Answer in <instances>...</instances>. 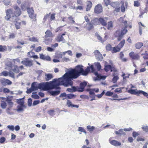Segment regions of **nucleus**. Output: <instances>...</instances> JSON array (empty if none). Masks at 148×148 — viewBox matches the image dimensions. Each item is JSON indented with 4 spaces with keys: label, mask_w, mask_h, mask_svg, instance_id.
Here are the masks:
<instances>
[{
    "label": "nucleus",
    "mask_w": 148,
    "mask_h": 148,
    "mask_svg": "<svg viewBox=\"0 0 148 148\" xmlns=\"http://www.w3.org/2000/svg\"><path fill=\"white\" fill-rule=\"evenodd\" d=\"M82 70L81 69L79 70L78 68L71 69L58 79H54L52 81H50L49 82L40 83L39 86L40 89L44 90L53 89H60V88L59 86L60 85H62L65 86H72L73 84L72 80L78 78L80 75V73L82 72Z\"/></svg>",
    "instance_id": "f257e3e1"
},
{
    "label": "nucleus",
    "mask_w": 148,
    "mask_h": 148,
    "mask_svg": "<svg viewBox=\"0 0 148 148\" xmlns=\"http://www.w3.org/2000/svg\"><path fill=\"white\" fill-rule=\"evenodd\" d=\"M6 15L5 18L7 20H9L11 17H16L21 15L22 11L21 9L17 5H16L13 7V9L10 8L7 9L5 11Z\"/></svg>",
    "instance_id": "f03ea898"
},
{
    "label": "nucleus",
    "mask_w": 148,
    "mask_h": 148,
    "mask_svg": "<svg viewBox=\"0 0 148 148\" xmlns=\"http://www.w3.org/2000/svg\"><path fill=\"white\" fill-rule=\"evenodd\" d=\"M83 67V66L78 65L76 66L75 68L74 69H75L76 68H78L79 70L81 69L82 70V73H80V75L79 76L81 75L85 76L90 71V68L91 69L92 72H94L95 71V69L94 68V66L92 65H91L90 67H88L86 69L85 71L84 70Z\"/></svg>",
    "instance_id": "7ed1b4c3"
},
{
    "label": "nucleus",
    "mask_w": 148,
    "mask_h": 148,
    "mask_svg": "<svg viewBox=\"0 0 148 148\" xmlns=\"http://www.w3.org/2000/svg\"><path fill=\"white\" fill-rule=\"evenodd\" d=\"M125 42V40L123 39L116 47H112L111 52L114 53L120 51L121 49L124 46Z\"/></svg>",
    "instance_id": "20e7f679"
},
{
    "label": "nucleus",
    "mask_w": 148,
    "mask_h": 148,
    "mask_svg": "<svg viewBox=\"0 0 148 148\" xmlns=\"http://www.w3.org/2000/svg\"><path fill=\"white\" fill-rule=\"evenodd\" d=\"M128 92L132 94L136 95H139L140 94H141L143 95L144 96L148 98V93L141 90L138 91L137 90L131 89L129 90Z\"/></svg>",
    "instance_id": "39448f33"
},
{
    "label": "nucleus",
    "mask_w": 148,
    "mask_h": 148,
    "mask_svg": "<svg viewBox=\"0 0 148 148\" xmlns=\"http://www.w3.org/2000/svg\"><path fill=\"white\" fill-rule=\"evenodd\" d=\"M14 23L15 27L17 29H18L23 27L25 26L26 24V22L25 21H22L19 22L18 21L16 20L14 21Z\"/></svg>",
    "instance_id": "423d86ee"
},
{
    "label": "nucleus",
    "mask_w": 148,
    "mask_h": 148,
    "mask_svg": "<svg viewBox=\"0 0 148 148\" xmlns=\"http://www.w3.org/2000/svg\"><path fill=\"white\" fill-rule=\"evenodd\" d=\"M99 21L101 24L103 26H106L107 25L106 21L102 18H99L98 19L95 18L92 22L94 25H97L98 24V21Z\"/></svg>",
    "instance_id": "0eeeda50"
},
{
    "label": "nucleus",
    "mask_w": 148,
    "mask_h": 148,
    "mask_svg": "<svg viewBox=\"0 0 148 148\" xmlns=\"http://www.w3.org/2000/svg\"><path fill=\"white\" fill-rule=\"evenodd\" d=\"M120 4L117 1L112 2L110 4V5L115 9L114 12H119L120 10V7H119Z\"/></svg>",
    "instance_id": "6e6552de"
},
{
    "label": "nucleus",
    "mask_w": 148,
    "mask_h": 148,
    "mask_svg": "<svg viewBox=\"0 0 148 148\" xmlns=\"http://www.w3.org/2000/svg\"><path fill=\"white\" fill-rule=\"evenodd\" d=\"M21 63L26 66L30 67L33 65V61L30 60L28 58H25L21 62Z\"/></svg>",
    "instance_id": "1a4fd4ad"
},
{
    "label": "nucleus",
    "mask_w": 148,
    "mask_h": 148,
    "mask_svg": "<svg viewBox=\"0 0 148 148\" xmlns=\"http://www.w3.org/2000/svg\"><path fill=\"white\" fill-rule=\"evenodd\" d=\"M27 12L29 17L32 19L36 18V14H34V10L33 8H27Z\"/></svg>",
    "instance_id": "9d476101"
},
{
    "label": "nucleus",
    "mask_w": 148,
    "mask_h": 148,
    "mask_svg": "<svg viewBox=\"0 0 148 148\" xmlns=\"http://www.w3.org/2000/svg\"><path fill=\"white\" fill-rule=\"evenodd\" d=\"M87 84V83L86 82H81L79 84V86H76L77 91L78 92H83L84 90L85 87L86 86Z\"/></svg>",
    "instance_id": "9b49d317"
},
{
    "label": "nucleus",
    "mask_w": 148,
    "mask_h": 148,
    "mask_svg": "<svg viewBox=\"0 0 148 148\" xmlns=\"http://www.w3.org/2000/svg\"><path fill=\"white\" fill-rule=\"evenodd\" d=\"M104 70L106 72H108L110 71L111 72L112 71L116 72L117 71L116 69L114 66H112L110 65H107L105 66Z\"/></svg>",
    "instance_id": "f8f14e48"
},
{
    "label": "nucleus",
    "mask_w": 148,
    "mask_h": 148,
    "mask_svg": "<svg viewBox=\"0 0 148 148\" xmlns=\"http://www.w3.org/2000/svg\"><path fill=\"white\" fill-rule=\"evenodd\" d=\"M129 56L132 60H138L139 59L140 56L138 54L135 53L133 51L130 52L129 54Z\"/></svg>",
    "instance_id": "ddd939ff"
},
{
    "label": "nucleus",
    "mask_w": 148,
    "mask_h": 148,
    "mask_svg": "<svg viewBox=\"0 0 148 148\" xmlns=\"http://www.w3.org/2000/svg\"><path fill=\"white\" fill-rule=\"evenodd\" d=\"M103 11V8L101 4L97 5L94 8V12L97 14H99Z\"/></svg>",
    "instance_id": "4468645a"
},
{
    "label": "nucleus",
    "mask_w": 148,
    "mask_h": 148,
    "mask_svg": "<svg viewBox=\"0 0 148 148\" xmlns=\"http://www.w3.org/2000/svg\"><path fill=\"white\" fill-rule=\"evenodd\" d=\"M40 84V83L38 84L36 82H34L32 84L31 88H32L33 90H37L38 89H40L39 87Z\"/></svg>",
    "instance_id": "2eb2a0df"
},
{
    "label": "nucleus",
    "mask_w": 148,
    "mask_h": 148,
    "mask_svg": "<svg viewBox=\"0 0 148 148\" xmlns=\"http://www.w3.org/2000/svg\"><path fill=\"white\" fill-rule=\"evenodd\" d=\"M116 37L117 38V40L119 41L122 39L123 35L121 34L119 30L117 31L115 33Z\"/></svg>",
    "instance_id": "dca6fc26"
},
{
    "label": "nucleus",
    "mask_w": 148,
    "mask_h": 148,
    "mask_svg": "<svg viewBox=\"0 0 148 148\" xmlns=\"http://www.w3.org/2000/svg\"><path fill=\"white\" fill-rule=\"evenodd\" d=\"M92 2L90 1H87L86 2V10L87 11L90 10L92 7Z\"/></svg>",
    "instance_id": "f3484780"
},
{
    "label": "nucleus",
    "mask_w": 148,
    "mask_h": 148,
    "mask_svg": "<svg viewBox=\"0 0 148 148\" xmlns=\"http://www.w3.org/2000/svg\"><path fill=\"white\" fill-rule=\"evenodd\" d=\"M53 77V75L50 73H45V79L46 81H48Z\"/></svg>",
    "instance_id": "a211bd4d"
},
{
    "label": "nucleus",
    "mask_w": 148,
    "mask_h": 148,
    "mask_svg": "<svg viewBox=\"0 0 148 148\" xmlns=\"http://www.w3.org/2000/svg\"><path fill=\"white\" fill-rule=\"evenodd\" d=\"M65 35V34L63 33L61 35H58L57 36L56 38V40L58 42H60V41H62L64 40V39L63 37V36H64Z\"/></svg>",
    "instance_id": "6ab92c4d"
},
{
    "label": "nucleus",
    "mask_w": 148,
    "mask_h": 148,
    "mask_svg": "<svg viewBox=\"0 0 148 148\" xmlns=\"http://www.w3.org/2000/svg\"><path fill=\"white\" fill-rule=\"evenodd\" d=\"M110 143L112 145L115 146H120L121 145V144L120 142L115 140L110 141Z\"/></svg>",
    "instance_id": "aec40b11"
},
{
    "label": "nucleus",
    "mask_w": 148,
    "mask_h": 148,
    "mask_svg": "<svg viewBox=\"0 0 148 148\" xmlns=\"http://www.w3.org/2000/svg\"><path fill=\"white\" fill-rule=\"evenodd\" d=\"M60 91H49V93L50 94L53 96H55L58 95L60 93Z\"/></svg>",
    "instance_id": "412c9836"
},
{
    "label": "nucleus",
    "mask_w": 148,
    "mask_h": 148,
    "mask_svg": "<svg viewBox=\"0 0 148 148\" xmlns=\"http://www.w3.org/2000/svg\"><path fill=\"white\" fill-rule=\"evenodd\" d=\"M45 36L44 37H52L53 36V34L49 29H47L45 32Z\"/></svg>",
    "instance_id": "4be33fe9"
},
{
    "label": "nucleus",
    "mask_w": 148,
    "mask_h": 148,
    "mask_svg": "<svg viewBox=\"0 0 148 148\" xmlns=\"http://www.w3.org/2000/svg\"><path fill=\"white\" fill-rule=\"evenodd\" d=\"M94 28L93 24L90 22L86 24V28L88 31H90Z\"/></svg>",
    "instance_id": "5701e85b"
},
{
    "label": "nucleus",
    "mask_w": 148,
    "mask_h": 148,
    "mask_svg": "<svg viewBox=\"0 0 148 148\" xmlns=\"http://www.w3.org/2000/svg\"><path fill=\"white\" fill-rule=\"evenodd\" d=\"M67 91L69 92H73L77 91V90L76 87L73 86L71 88H67Z\"/></svg>",
    "instance_id": "b1692460"
},
{
    "label": "nucleus",
    "mask_w": 148,
    "mask_h": 148,
    "mask_svg": "<svg viewBox=\"0 0 148 148\" xmlns=\"http://www.w3.org/2000/svg\"><path fill=\"white\" fill-rule=\"evenodd\" d=\"M17 44L18 45L17 46L16 48H22V47L20 46L19 45H23L25 44V42L23 40H21L20 41L18 40L17 41Z\"/></svg>",
    "instance_id": "393cba45"
},
{
    "label": "nucleus",
    "mask_w": 148,
    "mask_h": 148,
    "mask_svg": "<svg viewBox=\"0 0 148 148\" xmlns=\"http://www.w3.org/2000/svg\"><path fill=\"white\" fill-rule=\"evenodd\" d=\"M87 130L90 132L92 133L95 129V127L93 126L88 125L86 127Z\"/></svg>",
    "instance_id": "a878e982"
},
{
    "label": "nucleus",
    "mask_w": 148,
    "mask_h": 148,
    "mask_svg": "<svg viewBox=\"0 0 148 148\" xmlns=\"http://www.w3.org/2000/svg\"><path fill=\"white\" fill-rule=\"evenodd\" d=\"M12 71L16 73H19L20 71L18 67L16 65L14 66Z\"/></svg>",
    "instance_id": "bb28decb"
},
{
    "label": "nucleus",
    "mask_w": 148,
    "mask_h": 148,
    "mask_svg": "<svg viewBox=\"0 0 148 148\" xmlns=\"http://www.w3.org/2000/svg\"><path fill=\"white\" fill-rule=\"evenodd\" d=\"M113 76L114 77L112 80V81L114 83H115L119 79V77L117 75L114 76V74H113Z\"/></svg>",
    "instance_id": "cd10ccee"
},
{
    "label": "nucleus",
    "mask_w": 148,
    "mask_h": 148,
    "mask_svg": "<svg viewBox=\"0 0 148 148\" xmlns=\"http://www.w3.org/2000/svg\"><path fill=\"white\" fill-rule=\"evenodd\" d=\"M90 97H94V98H95V94L94 92L92 89L90 90L89 92ZM95 99V98L92 99H91L90 100L92 101L93 100Z\"/></svg>",
    "instance_id": "c85d7f7f"
},
{
    "label": "nucleus",
    "mask_w": 148,
    "mask_h": 148,
    "mask_svg": "<svg viewBox=\"0 0 148 148\" xmlns=\"http://www.w3.org/2000/svg\"><path fill=\"white\" fill-rule=\"evenodd\" d=\"M7 50V47L5 46L0 45V52H3Z\"/></svg>",
    "instance_id": "c756f323"
},
{
    "label": "nucleus",
    "mask_w": 148,
    "mask_h": 148,
    "mask_svg": "<svg viewBox=\"0 0 148 148\" xmlns=\"http://www.w3.org/2000/svg\"><path fill=\"white\" fill-rule=\"evenodd\" d=\"M49 37H45L44 42L47 44L49 43L51 41L52 39L50 38Z\"/></svg>",
    "instance_id": "7c9ffc66"
},
{
    "label": "nucleus",
    "mask_w": 148,
    "mask_h": 148,
    "mask_svg": "<svg viewBox=\"0 0 148 148\" xmlns=\"http://www.w3.org/2000/svg\"><path fill=\"white\" fill-rule=\"evenodd\" d=\"M143 45L142 43L141 42H138L136 43L135 45L136 48V49L140 48Z\"/></svg>",
    "instance_id": "2f4dec72"
},
{
    "label": "nucleus",
    "mask_w": 148,
    "mask_h": 148,
    "mask_svg": "<svg viewBox=\"0 0 148 148\" xmlns=\"http://www.w3.org/2000/svg\"><path fill=\"white\" fill-rule=\"evenodd\" d=\"M76 96V95H74L73 94H67V98L71 99L75 97Z\"/></svg>",
    "instance_id": "473e14b6"
},
{
    "label": "nucleus",
    "mask_w": 148,
    "mask_h": 148,
    "mask_svg": "<svg viewBox=\"0 0 148 148\" xmlns=\"http://www.w3.org/2000/svg\"><path fill=\"white\" fill-rule=\"evenodd\" d=\"M103 2L105 5L106 6L110 5L111 2L110 0H103Z\"/></svg>",
    "instance_id": "72a5a7b5"
},
{
    "label": "nucleus",
    "mask_w": 148,
    "mask_h": 148,
    "mask_svg": "<svg viewBox=\"0 0 148 148\" xmlns=\"http://www.w3.org/2000/svg\"><path fill=\"white\" fill-rule=\"evenodd\" d=\"M106 48L107 51H111L112 47H111V45L110 44H108L106 46Z\"/></svg>",
    "instance_id": "f704fd0d"
},
{
    "label": "nucleus",
    "mask_w": 148,
    "mask_h": 148,
    "mask_svg": "<svg viewBox=\"0 0 148 148\" xmlns=\"http://www.w3.org/2000/svg\"><path fill=\"white\" fill-rule=\"evenodd\" d=\"M17 102L18 104L21 106H23L24 103L23 100L22 99H19L17 101Z\"/></svg>",
    "instance_id": "c9c22d12"
},
{
    "label": "nucleus",
    "mask_w": 148,
    "mask_h": 148,
    "mask_svg": "<svg viewBox=\"0 0 148 148\" xmlns=\"http://www.w3.org/2000/svg\"><path fill=\"white\" fill-rule=\"evenodd\" d=\"M78 131L79 132H83L85 134H86V132L84 128L83 127H79Z\"/></svg>",
    "instance_id": "e433bc0d"
},
{
    "label": "nucleus",
    "mask_w": 148,
    "mask_h": 148,
    "mask_svg": "<svg viewBox=\"0 0 148 148\" xmlns=\"http://www.w3.org/2000/svg\"><path fill=\"white\" fill-rule=\"evenodd\" d=\"M1 107L3 108H5L6 106V103L4 101H2L1 103H0Z\"/></svg>",
    "instance_id": "4c0bfd02"
},
{
    "label": "nucleus",
    "mask_w": 148,
    "mask_h": 148,
    "mask_svg": "<svg viewBox=\"0 0 148 148\" xmlns=\"http://www.w3.org/2000/svg\"><path fill=\"white\" fill-rule=\"evenodd\" d=\"M67 94L66 95L65 92H64L63 93H61L59 97H65V98H64L63 99V100H64V99L67 98Z\"/></svg>",
    "instance_id": "58836bf2"
},
{
    "label": "nucleus",
    "mask_w": 148,
    "mask_h": 148,
    "mask_svg": "<svg viewBox=\"0 0 148 148\" xmlns=\"http://www.w3.org/2000/svg\"><path fill=\"white\" fill-rule=\"evenodd\" d=\"M21 9L24 11L26 10L27 9V8L25 3H22L21 4Z\"/></svg>",
    "instance_id": "ea45409f"
},
{
    "label": "nucleus",
    "mask_w": 148,
    "mask_h": 148,
    "mask_svg": "<svg viewBox=\"0 0 148 148\" xmlns=\"http://www.w3.org/2000/svg\"><path fill=\"white\" fill-rule=\"evenodd\" d=\"M95 66H96L98 71L100 70L101 69V66L99 63L98 62L96 63L95 64Z\"/></svg>",
    "instance_id": "a19ab883"
},
{
    "label": "nucleus",
    "mask_w": 148,
    "mask_h": 148,
    "mask_svg": "<svg viewBox=\"0 0 148 148\" xmlns=\"http://www.w3.org/2000/svg\"><path fill=\"white\" fill-rule=\"evenodd\" d=\"M127 26H125V28H124L123 30H122L121 33L123 35L125 34L127 31V29H126V28H127Z\"/></svg>",
    "instance_id": "79ce46f5"
},
{
    "label": "nucleus",
    "mask_w": 148,
    "mask_h": 148,
    "mask_svg": "<svg viewBox=\"0 0 148 148\" xmlns=\"http://www.w3.org/2000/svg\"><path fill=\"white\" fill-rule=\"evenodd\" d=\"M3 2L5 5H8L11 3L10 0H4Z\"/></svg>",
    "instance_id": "37998d69"
},
{
    "label": "nucleus",
    "mask_w": 148,
    "mask_h": 148,
    "mask_svg": "<svg viewBox=\"0 0 148 148\" xmlns=\"http://www.w3.org/2000/svg\"><path fill=\"white\" fill-rule=\"evenodd\" d=\"M113 94V93L110 91H108L105 93V95L108 96H112Z\"/></svg>",
    "instance_id": "c03bdc74"
},
{
    "label": "nucleus",
    "mask_w": 148,
    "mask_h": 148,
    "mask_svg": "<svg viewBox=\"0 0 148 148\" xmlns=\"http://www.w3.org/2000/svg\"><path fill=\"white\" fill-rule=\"evenodd\" d=\"M15 37V35L14 33H11L9 36L8 38L10 39H13Z\"/></svg>",
    "instance_id": "a18cd8bd"
},
{
    "label": "nucleus",
    "mask_w": 148,
    "mask_h": 148,
    "mask_svg": "<svg viewBox=\"0 0 148 148\" xmlns=\"http://www.w3.org/2000/svg\"><path fill=\"white\" fill-rule=\"evenodd\" d=\"M140 5V3L138 1H134V5L135 7H138Z\"/></svg>",
    "instance_id": "49530a36"
},
{
    "label": "nucleus",
    "mask_w": 148,
    "mask_h": 148,
    "mask_svg": "<svg viewBox=\"0 0 148 148\" xmlns=\"http://www.w3.org/2000/svg\"><path fill=\"white\" fill-rule=\"evenodd\" d=\"M8 73L6 71H3L1 74V75H3L5 76H6L8 75Z\"/></svg>",
    "instance_id": "de8ad7c7"
},
{
    "label": "nucleus",
    "mask_w": 148,
    "mask_h": 148,
    "mask_svg": "<svg viewBox=\"0 0 148 148\" xmlns=\"http://www.w3.org/2000/svg\"><path fill=\"white\" fill-rule=\"evenodd\" d=\"M112 97L114 98L112 99V100H120V99H117L118 98V96L116 94H114L112 95Z\"/></svg>",
    "instance_id": "09e8293b"
},
{
    "label": "nucleus",
    "mask_w": 148,
    "mask_h": 148,
    "mask_svg": "<svg viewBox=\"0 0 148 148\" xmlns=\"http://www.w3.org/2000/svg\"><path fill=\"white\" fill-rule=\"evenodd\" d=\"M63 26H60L58 27L57 28H56V29L55 32H58V31H61L62 30V28L63 27Z\"/></svg>",
    "instance_id": "8fccbe9b"
},
{
    "label": "nucleus",
    "mask_w": 148,
    "mask_h": 148,
    "mask_svg": "<svg viewBox=\"0 0 148 148\" xmlns=\"http://www.w3.org/2000/svg\"><path fill=\"white\" fill-rule=\"evenodd\" d=\"M67 105L69 107H72V106L73 105V104H72V103L71 102V101L69 100H67Z\"/></svg>",
    "instance_id": "3c124183"
},
{
    "label": "nucleus",
    "mask_w": 148,
    "mask_h": 148,
    "mask_svg": "<svg viewBox=\"0 0 148 148\" xmlns=\"http://www.w3.org/2000/svg\"><path fill=\"white\" fill-rule=\"evenodd\" d=\"M31 97L32 98L36 99H38L39 98V97L37 94L32 95Z\"/></svg>",
    "instance_id": "603ef678"
},
{
    "label": "nucleus",
    "mask_w": 148,
    "mask_h": 148,
    "mask_svg": "<svg viewBox=\"0 0 148 148\" xmlns=\"http://www.w3.org/2000/svg\"><path fill=\"white\" fill-rule=\"evenodd\" d=\"M7 127L10 130L14 131V127L13 125H9L7 126Z\"/></svg>",
    "instance_id": "864d4df0"
},
{
    "label": "nucleus",
    "mask_w": 148,
    "mask_h": 148,
    "mask_svg": "<svg viewBox=\"0 0 148 148\" xmlns=\"http://www.w3.org/2000/svg\"><path fill=\"white\" fill-rule=\"evenodd\" d=\"M112 27V21L108 23V29H109Z\"/></svg>",
    "instance_id": "5fc2aeb1"
},
{
    "label": "nucleus",
    "mask_w": 148,
    "mask_h": 148,
    "mask_svg": "<svg viewBox=\"0 0 148 148\" xmlns=\"http://www.w3.org/2000/svg\"><path fill=\"white\" fill-rule=\"evenodd\" d=\"M104 93L105 92L104 91H103L101 94L97 95L96 96L97 97L99 98H100L102 97Z\"/></svg>",
    "instance_id": "6e6d98bb"
},
{
    "label": "nucleus",
    "mask_w": 148,
    "mask_h": 148,
    "mask_svg": "<svg viewBox=\"0 0 148 148\" xmlns=\"http://www.w3.org/2000/svg\"><path fill=\"white\" fill-rule=\"evenodd\" d=\"M68 18L70 21H71V23H75V21L73 20V18L72 17V16H69Z\"/></svg>",
    "instance_id": "4d7b16f0"
},
{
    "label": "nucleus",
    "mask_w": 148,
    "mask_h": 148,
    "mask_svg": "<svg viewBox=\"0 0 148 148\" xmlns=\"http://www.w3.org/2000/svg\"><path fill=\"white\" fill-rule=\"evenodd\" d=\"M32 101L31 98L28 99V104L29 106H31L32 103Z\"/></svg>",
    "instance_id": "13d9d810"
},
{
    "label": "nucleus",
    "mask_w": 148,
    "mask_h": 148,
    "mask_svg": "<svg viewBox=\"0 0 148 148\" xmlns=\"http://www.w3.org/2000/svg\"><path fill=\"white\" fill-rule=\"evenodd\" d=\"M8 73L10 76L13 78H15L14 74V73L12 72H9Z\"/></svg>",
    "instance_id": "bf43d9fd"
},
{
    "label": "nucleus",
    "mask_w": 148,
    "mask_h": 148,
    "mask_svg": "<svg viewBox=\"0 0 148 148\" xmlns=\"http://www.w3.org/2000/svg\"><path fill=\"white\" fill-rule=\"evenodd\" d=\"M125 10V7L123 3L121 6V11L122 12H124Z\"/></svg>",
    "instance_id": "052dcab7"
},
{
    "label": "nucleus",
    "mask_w": 148,
    "mask_h": 148,
    "mask_svg": "<svg viewBox=\"0 0 148 148\" xmlns=\"http://www.w3.org/2000/svg\"><path fill=\"white\" fill-rule=\"evenodd\" d=\"M139 134L135 132H133L132 133V136L134 138H136L137 136H138Z\"/></svg>",
    "instance_id": "680f3d73"
},
{
    "label": "nucleus",
    "mask_w": 148,
    "mask_h": 148,
    "mask_svg": "<svg viewBox=\"0 0 148 148\" xmlns=\"http://www.w3.org/2000/svg\"><path fill=\"white\" fill-rule=\"evenodd\" d=\"M3 91L5 93H8L10 92L9 89L7 88H4L3 89Z\"/></svg>",
    "instance_id": "e2e57ef3"
},
{
    "label": "nucleus",
    "mask_w": 148,
    "mask_h": 148,
    "mask_svg": "<svg viewBox=\"0 0 148 148\" xmlns=\"http://www.w3.org/2000/svg\"><path fill=\"white\" fill-rule=\"evenodd\" d=\"M56 14L54 13H53L51 14L50 16V19L51 20H54L55 18V15Z\"/></svg>",
    "instance_id": "0e129e2a"
},
{
    "label": "nucleus",
    "mask_w": 148,
    "mask_h": 148,
    "mask_svg": "<svg viewBox=\"0 0 148 148\" xmlns=\"http://www.w3.org/2000/svg\"><path fill=\"white\" fill-rule=\"evenodd\" d=\"M136 140L138 142L140 141H143L145 140L143 138L140 137H138L137 138Z\"/></svg>",
    "instance_id": "69168bd1"
},
{
    "label": "nucleus",
    "mask_w": 148,
    "mask_h": 148,
    "mask_svg": "<svg viewBox=\"0 0 148 148\" xmlns=\"http://www.w3.org/2000/svg\"><path fill=\"white\" fill-rule=\"evenodd\" d=\"M5 140V138L4 137H2L0 138V143H3Z\"/></svg>",
    "instance_id": "338daca9"
},
{
    "label": "nucleus",
    "mask_w": 148,
    "mask_h": 148,
    "mask_svg": "<svg viewBox=\"0 0 148 148\" xmlns=\"http://www.w3.org/2000/svg\"><path fill=\"white\" fill-rule=\"evenodd\" d=\"M143 130L146 132H148V126H144L142 127Z\"/></svg>",
    "instance_id": "774afa93"
}]
</instances>
